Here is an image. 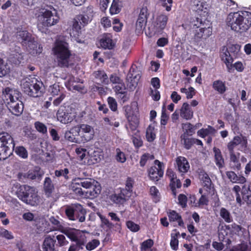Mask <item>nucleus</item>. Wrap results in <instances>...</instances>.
I'll return each instance as SVG.
<instances>
[{"label":"nucleus","mask_w":251,"mask_h":251,"mask_svg":"<svg viewBox=\"0 0 251 251\" xmlns=\"http://www.w3.org/2000/svg\"><path fill=\"white\" fill-rule=\"evenodd\" d=\"M96 181L93 179H83L80 178L79 183L81 187L87 190L91 189L92 186L94 185Z\"/></svg>","instance_id":"obj_43"},{"label":"nucleus","mask_w":251,"mask_h":251,"mask_svg":"<svg viewBox=\"0 0 251 251\" xmlns=\"http://www.w3.org/2000/svg\"><path fill=\"white\" fill-rule=\"evenodd\" d=\"M76 117L75 110L70 107H61L57 113V120L62 124L71 123Z\"/></svg>","instance_id":"obj_11"},{"label":"nucleus","mask_w":251,"mask_h":251,"mask_svg":"<svg viewBox=\"0 0 251 251\" xmlns=\"http://www.w3.org/2000/svg\"><path fill=\"white\" fill-rule=\"evenodd\" d=\"M140 78L139 72L135 71L133 68L131 69L127 76V86L130 90H133L136 87Z\"/></svg>","instance_id":"obj_18"},{"label":"nucleus","mask_w":251,"mask_h":251,"mask_svg":"<svg viewBox=\"0 0 251 251\" xmlns=\"http://www.w3.org/2000/svg\"><path fill=\"white\" fill-rule=\"evenodd\" d=\"M213 151L214 153L216 164L219 167H223L224 164V159L222 156L221 151L216 148H214Z\"/></svg>","instance_id":"obj_36"},{"label":"nucleus","mask_w":251,"mask_h":251,"mask_svg":"<svg viewBox=\"0 0 251 251\" xmlns=\"http://www.w3.org/2000/svg\"><path fill=\"white\" fill-rule=\"evenodd\" d=\"M148 15L147 8L146 7H142L136 23V31L140 32L144 28L147 23Z\"/></svg>","instance_id":"obj_17"},{"label":"nucleus","mask_w":251,"mask_h":251,"mask_svg":"<svg viewBox=\"0 0 251 251\" xmlns=\"http://www.w3.org/2000/svg\"><path fill=\"white\" fill-rule=\"evenodd\" d=\"M14 148L15 144L11 136L8 133H0V160L9 157Z\"/></svg>","instance_id":"obj_9"},{"label":"nucleus","mask_w":251,"mask_h":251,"mask_svg":"<svg viewBox=\"0 0 251 251\" xmlns=\"http://www.w3.org/2000/svg\"><path fill=\"white\" fill-rule=\"evenodd\" d=\"M221 217L227 223H230L232 219L230 213L225 208H222L220 210Z\"/></svg>","instance_id":"obj_53"},{"label":"nucleus","mask_w":251,"mask_h":251,"mask_svg":"<svg viewBox=\"0 0 251 251\" xmlns=\"http://www.w3.org/2000/svg\"><path fill=\"white\" fill-rule=\"evenodd\" d=\"M200 177L204 186L208 187L211 185V181L210 178L207 174L205 173H201L200 175Z\"/></svg>","instance_id":"obj_59"},{"label":"nucleus","mask_w":251,"mask_h":251,"mask_svg":"<svg viewBox=\"0 0 251 251\" xmlns=\"http://www.w3.org/2000/svg\"><path fill=\"white\" fill-rule=\"evenodd\" d=\"M215 132V129L211 126H208L206 128H202L199 130L197 134L198 136L202 138H204L206 136L213 134Z\"/></svg>","instance_id":"obj_41"},{"label":"nucleus","mask_w":251,"mask_h":251,"mask_svg":"<svg viewBox=\"0 0 251 251\" xmlns=\"http://www.w3.org/2000/svg\"><path fill=\"white\" fill-rule=\"evenodd\" d=\"M153 241L151 239L144 241L141 244V251H150L153 248Z\"/></svg>","instance_id":"obj_46"},{"label":"nucleus","mask_w":251,"mask_h":251,"mask_svg":"<svg viewBox=\"0 0 251 251\" xmlns=\"http://www.w3.org/2000/svg\"><path fill=\"white\" fill-rule=\"evenodd\" d=\"M99 245L100 241L97 239H94L86 244V248L88 251H92L96 248Z\"/></svg>","instance_id":"obj_60"},{"label":"nucleus","mask_w":251,"mask_h":251,"mask_svg":"<svg viewBox=\"0 0 251 251\" xmlns=\"http://www.w3.org/2000/svg\"><path fill=\"white\" fill-rule=\"evenodd\" d=\"M65 213L71 220L78 219L79 222H83L85 220L86 211L79 204H74L67 207Z\"/></svg>","instance_id":"obj_10"},{"label":"nucleus","mask_w":251,"mask_h":251,"mask_svg":"<svg viewBox=\"0 0 251 251\" xmlns=\"http://www.w3.org/2000/svg\"><path fill=\"white\" fill-rule=\"evenodd\" d=\"M221 58L222 60L226 64L228 70L232 67V63L233 61V58L231 57L230 54L227 50L223 52L221 54Z\"/></svg>","instance_id":"obj_34"},{"label":"nucleus","mask_w":251,"mask_h":251,"mask_svg":"<svg viewBox=\"0 0 251 251\" xmlns=\"http://www.w3.org/2000/svg\"><path fill=\"white\" fill-rule=\"evenodd\" d=\"M55 176L56 177H63L65 179H70L69 171L67 168L56 170L54 172Z\"/></svg>","instance_id":"obj_49"},{"label":"nucleus","mask_w":251,"mask_h":251,"mask_svg":"<svg viewBox=\"0 0 251 251\" xmlns=\"http://www.w3.org/2000/svg\"><path fill=\"white\" fill-rule=\"evenodd\" d=\"M63 233L70 240L76 242V245H72L70 247L68 251H79L80 249H82L80 246L86 243V235H88V233L74 228L65 230Z\"/></svg>","instance_id":"obj_8"},{"label":"nucleus","mask_w":251,"mask_h":251,"mask_svg":"<svg viewBox=\"0 0 251 251\" xmlns=\"http://www.w3.org/2000/svg\"><path fill=\"white\" fill-rule=\"evenodd\" d=\"M91 189L85 191V198L93 199L97 198L101 192V187L98 181L94 182Z\"/></svg>","instance_id":"obj_22"},{"label":"nucleus","mask_w":251,"mask_h":251,"mask_svg":"<svg viewBox=\"0 0 251 251\" xmlns=\"http://www.w3.org/2000/svg\"><path fill=\"white\" fill-rule=\"evenodd\" d=\"M181 93H184L186 95L188 99L192 98L195 94V90L194 88L190 87L188 89L186 88H182L180 90Z\"/></svg>","instance_id":"obj_55"},{"label":"nucleus","mask_w":251,"mask_h":251,"mask_svg":"<svg viewBox=\"0 0 251 251\" xmlns=\"http://www.w3.org/2000/svg\"><path fill=\"white\" fill-rule=\"evenodd\" d=\"M50 222L52 225L49 231L61 230L63 226L58 220L54 217H51L49 219ZM49 232V231H47Z\"/></svg>","instance_id":"obj_38"},{"label":"nucleus","mask_w":251,"mask_h":251,"mask_svg":"<svg viewBox=\"0 0 251 251\" xmlns=\"http://www.w3.org/2000/svg\"><path fill=\"white\" fill-rule=\"evenodd\" d=\"M226 22L231 30L236 32H246L251 26V13L247 11L230 13Z\"/></svg>","instance_id":"obj_1"},{"label":"nucleus","mask_w":251,"mask_h":251,"mask_svg":"<svg viewBox=\"0 0 251 251\" xmlns=\"http://www.w3.org/2000/svg\"><path fill=\"white\" fill-rule=\"evenodd\" d=\"M180 138L181 144L186 149H189L194 144V138H188V135H181Z\"/></svg>","instance_id":"obj_44"},{"label":"nucleus","mask_w":251,"mask_h":251,"mask_svg":"<svg viewBox=\"0 0 251 251\" xmlns=\"http://www.w3.org/2000/svg\"><path fill=\"white\" fill-rule=\"evenodd\" d=\"M55 239L57 240L56 245L58 247H63L66 246L68 244L69 242L66 240L65 236L63 234H56L55 233Z\"/></svg>","instance_id":"obj_48"},{"label":"nucleus","mask_w":251,"mask_h":251,"mask_svg":"<svg viewBox=\"0 0 251 251\" xmlns=\"http://www.w3.org/2000/svg\"><path fill=\"white\" fill-rule=\"evenodd\" d=\"M34 126L35 128L38 132L43 134L47 132V127L43 123L38 121L36 122L34 124Z\"/></svg>","instance_id":"obj_58"},{"label":"nucleus","mask_w":251,"mask_h":251,"mask_svg":"<svg viewBox=\"0 0 251 251\" xmlns=\"http://www.w3.org/2000/svg\"><path fill=\"white\" fill-rule=\"evenodd\" d=\"M91 156L96 162H98L100 161L102 158V151L100 149L97 148L91 153Z\"/></svg>","instance_id":"obj_51"},{"label":"nucleus","mask_w":251,"mask_h":251,"mask_svg":"<svg viewBox=\"0 0 251 251\" xmlns=\"http://www.w3.org/2000/svg\"><path fill=\"white\" fill-rule=\"evenodd\" d=\"M110 200L116 204H122L126 201L125 198H124L120 194H114L110 196Z\"/></svg>","instance_id":"obj_52"},{"label":"nucleus","mask_w":251,"mask_h":251,"mask_svg":"<svg viewBox=\"0 0 251 251\" xmlns=\"http://www.w3.org/2000/svg\"><path fill=\"white\" fill-rule=\"evenodd\" d=\"M168 20V16L165 14H162L158 16L154 25V32L162 31L165 28Z\"/></svg>","instance_id":"obj_20"},{"label":"nucleus","mask_w":251,"mask_h":251,"mask_svg":"<svg viewBox=\"0 0 251 251\" xmlns=\"http://www.w3.org/2000/svg\"><path fill=\"white\" fill-rule=\"evenodd\" d=\"M79 181V178H76L73 180L71 185V190L76 196L81 198H85V191H82Z\"/></svg>","instance_id":"obj_23"},{"label":"nucleus","mask_w":251,"mask_h":251,"mask_svg":"<svg viewBox=\"0 0 251 251\" xmlns=\"http://www.w3.org/2000/svg\"><path fill=\"white\" fill-rule=\"evenodd\" d=\"M248 145V139L246 136L242 135L235 136L232 140L227 144L228 151H234L236 148L241 151H245Z\"/></svg>","instance_id":"obj_12"},{"label":"nucleus","mask_w":251,"mask_h":251,"mask_svg":"<svg viewBox=\"0 0 251 251\" xmlns=\"http://www.w3.org/2000/svg\"><path fill=\"white\" fill-rule=\"evenodd\" d=\"M21 88L23 91L29 96L38 97L43 91V83L34 77H27L21 81Z\"/></svg>","instance_id":"obj_6"},{"label":"nucleus","mask_w":251,"mask_h":251,"mask_svg":"<svg viewBox=\"0 0 251 251\" xmlns=\"http://www.w3.org/2000/svg\"><path fill=\"white\" fill-rule=\"evenodd\" d=\"M77 19V21H80L81 24H83V26L87 25L92 20L91 18L84 14L78 16Z\"/></svg>","instance_id":"obj_64"},{"label":"nucleus","mask_w":251,"mask_h":251,"mask_svg":"<svg viewBox=\"0 0 251 251\" xmlns=\"http://www.w3.org/2000/svg\"><path fill=\"white\" fill-rule=\"evenodd\" d=\"M227 177L233 183H244L246 181L245 177L241 176H237L234 172L232 171L227 172L226 173Z\"/></svg>","instance_id":"obj_30"},{"label":"nucleus","mask_w":251,"mask_h":251,"mask_svg":"<svg viewBox=\"0 0 251 251\" xmlns=\"http://www.w3.org/2000/svg\"><path fill=\"white\" fill-rule=\"evenodd\" d=\"M27 45V50L31 55L37 56L41 53L43 51L42 45L34 39L32 40Z\"/></svg>","instance_id":"obj_21"},{"label":"nucleus","mask_w":251,"mask_h":251,"mask_svg":"<svg viewBox=\"0 0 251 251\" xmlns=\"http://www.w3.org/2000/svg\"><path fill=\"white\" fill-rule=\"evenodd\" d=\"M52 51L59 66H68L71 52L69 50L68 44L66 42L56 40L52 48Z\"/></svg>","instance_id":"obj_7"},{"label":"nucleus","mask_w":251,"mask_h":251,"mask_svg":"<svg viewBox=\"0 0 251 251\" xmlns=\"http://www.w3.org/2000/svg\"><path fill=\"white\" fill-rule=\"evenodd\" d=\"M81 28L78 21L74 19L73 21L72 29L70 30L71 36L74 37L75 40L78 43H81V41L79 39V36L81 33Z\"/></svg>","instance_id":"obj_24"},{"label":"nucleus","mask_w":251,"mask_h":251,"mask_svg":"<svg viewBox=\"0 0 251 251\" xmlns=\"http://www.w3.org/2000/svg\"><path fill=\"white\" fill-rule=\"evenodd\" d=\"M113 30L116 32H120L122 30L123 24L120 22L119 19L115 18L113 20Z\"/></svg>","instance_id":"obj_61"},{"label":"nucleus","mask_w":251,"mask_h":251,"mask_svg":"<svg viewBox=\"0 0 251 251\" xmlns=\"http://www.w3.org/2000/svg\"><path fill=\"white\" fill-rule=\"evenodd\" d=\"M230 154V161L232 163L233 167L237 169H240L241 168V164L239 161V153H235L234 151H229Z\"/></svg>","instance_id":"obj_33"},{"label":"nucleus","mask_w":251,"mask_h":251,"mask_svg":"<svg viewBox=\"0 0 251 251\" xmlns=\"http://www.w3.org/2000/svg\"><path fill=\"white\" fill-rule=\"evenodd\" d=\"M56 240L55 235H48L44 241L43 249L45 251H54Z\"/></svg>","instance_id":"obj_27"},{"label":"nucleus","mask_w":251,"mask_h":251,"mask_svg":"<svg viewBox=\"0 0 251 251\" xmlns=\"http://www.w3.org/2000/svg\"><path fill=\"white\" fill-rule=\"evenodd\" d=\"M93 75L100 82L104 84L108 83V76L104 71L99 70L95 71L93 73Z\"/></svg>","instance_id":"obj_31"},{"label":"nucleus","mask_w":251,"mask_h":251,"mask_svg":"<svg viewBox=\"0 0 251 251\" xmlns=\"http://www.w3.org/2000/svg\"><path fill=\"white\" fill-rule=\"evenodd\" d=\"M168 216L170 221H176L177 222L179 226H183L184 223L181 219V216L176 211L174 210L171 211L168 214Z\"/></svg>","instance_id":"obj_39"},{"label":"nucleus","mask_w":251,"mask_h":251,"mask_svg":"<svg viewBox=\"0 0 251 251\" xmlns=\"http://www.w3.org/2000/svg\"><path fill=\"white\" fill-rule=\"evenodd\" d=\"M126 117L128 121L126 128L130 133L135 134L136 137H133L132 141L136 147L139 148L142 146L143 142L141 138L136 135L138 132L137 127L139 123V109L136 102H133L130 105L125 107Z\"/></svg>","instance_id":"obj_2"},{"label":"nucleus","mask_w":251,"mask_h":251,"mask_svg":"<svg viewBox=\"0 0 251 251\" xmlns=\"http://www.w3.org/2000/svg\"><path fill=\"white\" fill-rule=\"evenodd\" d=\"M212 33V27L209 25H205L201 26L195 30L194 39L197 41H199L201 39H206L211 35Z\"/></svg>","instance_id":"obj_16"},{"label":"nucleus","mask_w":251,"mask_h":251,"mask_svg":"<svg viewBox=\"0 0 251 251\" xmlns=\"http://www.w3.org/2000/svg\"><path fill=\"white\" fill-rule=\"evenodd\" d=\"M177 167L179 172L185 173L188 172L190 168V165L187 160L182 156H179L176 159Z\"/></svg>","instance_id":"obj_26"},{"label":"nucleus","mask_w":251,"mask_h":251,"mask_svg":"<svg viewBox=\"0 0 251 251\" xmlns=\"http://www.w3.org/2000/svg\"><path fill=\"white\" fill-rule=\"evenodd\" d=\"M209 7V4L207 2L205 1H199L196 5V10L206 12Z\"/></svg>","instance_id":"obj_56"},{"label":"nucleus","mask_w":251,"mask_h":251,"mask_svg":"<svg viewBox=\"0 0 251 251\" xmlns=\"http://www.w3.org/2000/svg\"><path fill=\"white\" fill-rule=\"evenodd\" d=\"M126 225L127 227L132 232H137L140 229L139 226L131 221H127Z\"/></svg>","instance_id":"obj_62"},{"label":"nucleus","mask_w":251,"mask_h":251,"mask_svg":"<svg viewBox=\"0 0 251 251\" xmlns=\"http://www.w3.org/2000/svg\"><path fill=\"white\" fill-rule=\"evenodd\" d=\"M80 128V139L82 142H88L94 139L95 131L93 126L88 124H82Z\"/></svg>","instance_id":"obj_15"},{"label":"nucleus","mask_w":251,"mask_h":251,"mask_svg":"<svg viewBox=\"0 0 251 251\" xmlns=\"http://www.w3.org/2000/svg\"><path fill=\"white\" fill-rule=\"evenodd\" d=\"M54 186L51 178L49 177H46L44 182V190L46 194L49 196L52 192Z\"/></svg>","instance_id":"obj_37"},{"label":"nucleus","mask_w":251,"mask_h":251,"mask_svg":"<svg viewBox=\"0 0 251 251\" xmlns=\"http://www.w3.org/2000/svg\"><path fill=\"white\" fill-rule=\"evenodd\" d=\"M116 159L120 163H124L126 161V156L124 152L122 151L120 149H117L116 150Z\"/></svg>","instance_id":"obj_57"},{"label":"nucleus","mask_w":251,"mask_h":251,"mask_svg":"<svg viewBox=\"0 0 251 251\" xmlns=\"http://www.w3.org/2000/svg\"><path fill=\"white\" fill-rule=\"evenodd\" d=\"M38 28L42 32L49 27L57 24L60 20L58 11L52 5L47 4L42 8L37 16Z\"/></svg>","instance_id":"obj_3"},{"label":"nucleus","mask_w":251,"mask_h":251,"mask_svg":"<svg viewBox=\"0 0 251 251\" xmlns=\"http://www.w3.org/2000/svg\"><path fill=\"white\" fill-rule=\"evenodd\" d=\"M16 37L19 42L23 44H28L34 38H32L31 35L25 30H20L17 32Z\"/></svg>","instance_id":"obj_28"},{"label":"nucleus","mask_w":251,"mask_h":251,"mask_svg":"<svg viewBox=\"0 0 251 251\" xmlns=\"http://www.w3.org/2000/svg\"><path fill=\"white\" fill-rule=\"evenodd\" d=\"M100 46L104 49H112L113 45L112 39L109 37H103L100 40Z\"/></svg>","instance_id":"obj_47"},{"label":"nucleus","mask_w":251,"mask_h":251,"mask_svg":"<svg viewBox=\"0 0 251 251\" xmlns=\"http://www.w3.org/2000/svg\"><path fill=\"white\" fill-rule=\"evenodd\" d=\"M44 172L39 167H34L29 170L27 173H19L18 175V178L20 181H24L25 179H39L40 180L43 175Z\"/></svg>","instance_id":"obj_14"},{"label":"nucleus","mask_w":251,"mask_h":251,"mask_svg":"<svg viewBox=\"0 0 251 251\" xmlns=\"http://www.w3.org/2000/svg\"><path fill=\"white\" fill-rule=\"evenodd\" d=\"M74 78H71L66 84V86L71 91H77L81 93L86 92L84 86L82 84H77L74 81Z\"/></svg>","instance_id":"obj_29"},{"label":"nucleus","mask_w":251,"mask_h":251,"mask_svg":"<svg viewBox=\"0 0 251 251\" xmlns=\"http://www.w3.org/2000/svg\"><path fill=\"white\" fill-rule=\"evenodd\" d=\"M213 88L219 93L222 94L224 93L226 90L225 83L221 80H216L213 83Z\"/></svg>","instance_id":"obj_45"},{"label":"nucleus","mask_w":251,"mask_h":251,"mask_svg":"<svg viewBox=\"0 0 251 251\" xmlns=\"http://www.w3.org/2000/svg\"><path fill=\"white\" fill-rule=\"evenodd\" d=\"M156 137V132L153 126L150 125L146 131V138L149 142L153 141Z\"/></svg>","instance_id":"obj_42"},{"label":"nucleus","mask_w":251,"mask_h":251,"mask_svg":"<svg viewBox=\"0 0 251 251\" xmlns=\"http://www.w3.org/2000/svg\"><path fill=\"white\" fill-rule=\"evenodd\" d=\"M2 94L6 105L10 112L17 116H20L24 110L21 93L17 90L6 87L2 91Z\"/></svg>","instance_id":"obj_4"},{"label":"nucleus","mask_w":251,"mask_h":251,"mask_svg":"<svg viewBox=\"0 0 251 251\" xmlns=\"http://www.w3.org/2000/svg\"><path fill=\"white\" fill-rule=\"evenodd\" d=\"M150 192L156 202L159 201L160 194L158 190L155 186H152L150 188Z\"/></svg>","instance_id":"obj_63"},{"label":"nucleus","mask_w":251,"mask_h":251,"mask_svg":"<svg viewBox=\"0 0 251 251\" xmlns=\"http://www.w3.org/2000/svg\"><path fill=\"white\" fill-rule=\"evenodd\" d=\"M13 190L16 189V194L20 200L31 206L38 205L40 202V197L37 190L34 187L27 185H21L16 183L14 184Z\"/></svg>","instance_id":"obj_5"},{"label":"nucleus","mask_w":251,"mask_h":251,"mask_svg":"<svg viewBox=\"0 0 251 251\" xmlns=\"http://www.w3.org/2000/svg\"><path fill=\"white\" fill-rule=\"evenodd\" d=\"M193 111L191 106L187 103H184L180 109V116L181 118L189 120L193 116Z\"/></svg>","instance_id":"obj_25"},{"label":"nucleus","mask_w":251,"mask_h":251,"mask_svg":"<svg viewBox=\"0 0 251 251\" xmlns=\"http://www.w3.org/2000/svg\"><path fill=\"white\" fill-rule=\"evenodd\" d=\"M179 235V232L176 230H174L171 234V238L170 241V246L173 250L176 251L178 249V238Z\"/></svg>","instance_id":"obj_32"},{"label":"nucleus","mask_w":251,"mask_h":251,"mask_svg":"<svg viewBox=\"0 0 251 251\" xmlns=\"http://www.w3.org/2000/svg\"><path fill=\"white\" fill-rule=\"evenodd\" d=\"M10 71L9 64L0 58V77H2L9 74Z\"/></svg>","instance_id":"obj_35"},{"label":"nucleus","mask_w":251,"mask_h":251,"mask_svg":"<svg viewBox=\"0 0 251 251\" xmlns=\"http://www.w3.org/2000/svg\"><path fill=\"white\" fill-rule=\"evenodd\" d=\"M204 23L201 19L197 17L192 18L189 21H186L182 25V26L186 30H193L195 31L201 26H203Z\"/></svg>","instance_id":"obj_19"},{"label":"nucleus","mask_w":251,"mask_h":251,"mask_svg":"<svg viewBox=\"0 0 251 251\" xmlns=\"http://www.w3.org/2000/svg\"><path fill=\"white\" fill-rule=\"evenodd\" d=\"M182 128L184 131V133L182 135L191 136L195 133V128L190 123L182 124Z\"/></svg>","instance_id":"obj_40"},{"label":"nucleus","mask_w":251,"mask_h":251,"mask_svg":"<svg viewBox=\"0 0 251 251\" xmlns=\"http://www.w3.org/2000/svg\"><path fill=\"white\" fill-rule=\"evenodd\" d=\"M15 152L19 156L23 158H26L28 153L26 150L23 146H18L15 148Z\"/></svg>","instance_id":"obj_54"},{"label":"nucleus","mask_w":251,"mask_h":251,"mask_svg":"<svg viewBox=\"0 0 251 251\" xmlns=\"http://www.w3.org/2000/svg\"><path fill=\"white\" fill-rule=\"evenodd\" d=\"M121 10L120 0H113L110 8V13L112 15L116 14Z\"/></svg>","instance_id":"obj_50"},{"label":"nucleus","mask_w":251,"mask_h":251,"mask_svg":"<svg viewBox=\"0 0 251 251\" xmlns=\"http://www.w3.org/2000/svg\"><path fill=\"white\" fill-rule=\"evenodd\" d=\"M154 164L148 170L149 176L152 180L158 181L163 176L164 167L163 163L158 160L154 161Z\"/></svg>","instance_id":"obj_13"}]
</instances>
